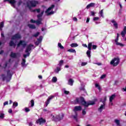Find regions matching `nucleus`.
<instances>
[{"instance_id":"f257e3e1","label":"nucleus","mask_w":126,"mask_h":126,"mask_svg":"<svg viewBox=\"0 0 126 126\" xmlns=\"http://www.w3.org/2000/svg\"><path fill=\"white\" fill-rule=\"evenodd\" d=\"M97 99H94V101L90 100L89 102L85 101V99L83 96H80V97H76L74 101L75 104H81L82 106H84L85 108L88 107L89 106H93L95 105V102Z\"/></svg>"},{"instance_id":"f03ea898","label":"nucleus","mask_w":126,"mask_h":126,"mask_svg":"<svg viewBox=\"0 0 126 126\" xmlns=\"http://www.w3.org/2000/svg\"><path fill=\"white\" fill-rule=\"evenodd\" d=\"M37 4H38V1L35 0H29L26 2L27 6L29 9H31L32 7H36Z\"/></svg>"},{"instance_id":"7ed1b4c3","label":"nucleus","mask_w":126,"mask_h":126,"mask_svg":"<svg viewBox=\"0 0 126 126\" xmlns=\"http://www.w3.org/2000/svg\"><path fill=\"white\" fill-rule=\"evenodd\" d=\"M83 47L85 48H88V50H87L86 54L88 58H91V50H92V42H90L88 43V46L87 44H83Z\"/></svg>"},{"instance_id":"20e7f679","label":"nucleus","mask_w":126,"mask_h":126,"mask_svg":"<svg viewBox=\"0 0 126 126\" xmlns=\"http://www.w3.org/2000/svg\"><path fill=\"white\" fill-rule=\"evenodd\" d=\"M2 77V81H4L6 79L7 82H9L11 80V77H12V74L10 73V70L7 71V77L3 74L1 75Z\"/></svg>"},{"instance_id":"39448f33","label":"nucleus","mask_w":126,"mask_h":126,"mask_svg":"<svg viewBox=\"0 0 126 126\" xmlns=\"http://www.w3.org/2000/svg\"><path fill=\"white\" fill-rule=\"evenodd\" d=\"M32 47H34V45L32 44H30L27 46L25 50V53H26L27 54L23 55V57L25 59H26L27 57H29V56H30V53L29 52L32 50Z\"/></svg>"},{"instance_id":"423d86ee","label":"nucleus","mask_w":126,"mask_h":126,"mask_svg":"<svg viewBox=\"0 0 126 126\" xmlns=\"http://www.w3.org/2000/svg\"><path fill=\"white\" fill-rule=\"evenodd\" d=\"M120 63V58H114L110 62V64L113 66H117Z\"/></svg>"},{"instance_id":"0eeeda50","label":"nucleus","mask_w":126,"mask_h":126,"mask_svg":"<svg viewBox=\"0 0 126 126\" xmlns=\"http://www.w3.org/2000/svg\"><path fill=\"white\" fill-rule=\"evenodd\" d=\"M55 8V5L52 4L51 5L50 7H49L46 11H45V13H47V15L49 16V15H51V14H54V11H52L50 12H49V11H50V10H52V9H53V8Z\"/></svg>"},{"instance_id":"6e6552de","label":"nucleus","mask_w":126,"mask_h":126,"mask_svg":"<svg viewBox=\"0 0 126 126\" xmlns=\"http://www.w3.org/2000/svg\"><path fill=\"white\" fill-rule=\"evenodd\" d=\"M20 46H22L23 48H25L27 46V42L24 40H20L19 43L17 44V47L19 48Z\"/></svg>"},{"instance_id":"1a4fd4ad","label":"nucleus","mask_w":126,"mask_h":126,"mask_svg":"<svg viewBox=\"0 0 126 126\" xmlns=\"http://www.w3.org/2000/svg\"><path fill=\"white\" fill-rule=\"evenodd\" d=\"M21 39V35L19 33H17L11 37V40H19Z\"/></svg>"},{"instance_id":"9d476101","label":"nucleus","mask_w":126,"mask_h":126,"mask_svg":"<svg viewBox=\"0 0 126 126\" xmlns=\"http://www.w3.org/2000/svg\"><path fill=\"white\" fill-rule=\"evenodd\" d=\"M119 37H120V34L119 33H117V36L116 37V39L115 40V42L117 46H120V47H124V46H125L124 44L118 42Z\"/></svg>"},{"instance_id":"9b49d317","label":"nucleus","mask_w":126,"mask_h":126,"mask_svg":"<svg viewBox=\"0 0 126 126\" xmlns=\"http://www.w3.org/2000/svg\"><path fill=\"white\" fill-rule=\"evenodd\" d=\"M36 124H39L40 125L42 124H46V120L43 119V118H40L36 120Z\"/></svg>"},{"instance_id":"f8f14e48","label":"nucleus","mask_w":126,"mask_h":126,"mask_svg":"<svg viewBox=\"0 0 126 126\" xmlns=\"http://www.w3.org/2000/svg\"><path fill=\"white\" fill-rule=\"evenodd\" d=\"M42 41H43V36H39V38H37V41L35 42L34 44L36 46H39V44L42 43Z\"/></svg>"},{"instance_id":"ddd939ff","label":"nucleus","mask_w":126,"mask_h":126,"mask_svg":"<svg viewBox=\"0 0 126 126\" xmlns=\"http://www.w3.org/2000/svg\"><path fill=\"white\" fill-rule=\"evenodd\" d=\"M4 1H8L13 7H15V2H16L15 0H4Z\"/></svg>"},{"instance_id":"4468645a","label":"nucleus","mask_w":126,"mask_h":126,"mask_svg":"<svg viewBox=\"0 0 126 126\" xmlns=\"http://www.w3.org/2000/svg\"><path fill=\"white\" fill-rule=\"evenodd\" d=\"M55 98V96L54 95H50L48 99L47 100V101L45 102V106L46 107H47L49 104H50V101Z\"/></svg>"},{"instance_id":"2eb2a0df","label":"nucleus","mask_w":126,"mask_h":126,"mask_svg":"<svg viewBox=\"0 0 126 126\" xmlns=\"http://www.w3.org/2000/svg\"><path fill=\"white\" fill-rule=\"evenodd\" d=\"M105 106H106V104H101L99 107V108H98V112H100V113H102V111H103V110H105Z\"/></svg>"},{"instance_id":"dca6fc26","label":"nucleus","mask_w":126,"mask_h":126,"mask_svg":"<svg viewBox=\"0 0 126 126\" xmlns=\"http://www.w3.org/2000/svg\"><path fill=\"white\" fill-rule=\"evenodd\" d=\"M64 117V114H62L61 116L59 115H57L55 118L56 120H57V121H62V120L63 119Z\"/></svg>"},{"instance_id":"f3484780","label":"nucleus","mask_w":126,"mask_h":126,"mask_svg":"<svg viewBox=\"0 0 126 126\" xmlns=\"http://www.w3.org/2000/svg\"><path fill=\"white\" fill-rule=\"evenodd\" d=\"M18 53L11 52V54L10 55V57L11 58H12L13 59H16L17 58V55H18Z\"/></svg>"},{"instance_id":"a211bd4d","label":"nucleus","mask_w":126,"mask_h":126,"mask_svg":"<svg viewBox=\"0 0 126 126\" xmlns=\"http://www.w3.org/2000/svg\"><path fill=\"white\" fill-rule=\"evenodd\" d=\"M75 115H72V118H73V119L74 120H75V121H76V122H78V114H77V112H75Z\"/></svg>"},{"instance_id":"6ab92c4d","label":"nucleus","mask_w":126,"mask_h":126,"mask_svg":"<svg viewBox=\"0 0 126 126\" xmlns=\"http://www.w3.org/2000/svg\"><path fill=\"white\" fill-rule=\"evenodd\" d=\"M82 107L80 106H76L74 107V112H77L78 111H81Z\"/></svg>"},{"instance_id":"aec40b11","label":"nucleus","mask_w":126,"mask_h":126,"mask_svg":"<svg viewBox=\"0 0 126 126\" xmlns=\"http://www.w3.org/2000/svg\"><path fill=\"white\" fill-rule=\"evenodd\" d=\"M111 22L113 24V25L114 27L116 28V29H118V26L117 22H116V21H115L114 20H113L111 21Z\"/></svg>"},{"instance_id":"412c9836","label":"nucleus","mask_w":126,"mask_h":126,"mask_svg":"<svg viewBox=\"0 0 126 126\" xmlns=\"http://www.w3.org/2000/svg\"><path fill=\"white\" fill-rule=\"evenodd\" d=\"M95 6V3H91L90 4H89L88 5H87L86 8H87V9H89V8H90V7H93Z\"/></svg>"},{"instance_id":"4be33fe9","label":"nucleus","mask_w":126,"mask_h":126,"mask_svg":"<svg viewBox=\"0 0 126 126\" xmlns=\"http://www.w3.org/2000/svg\"><path fill=\"white\" fill-rule=\"evenodd\" d=\"M74 82V81H73V79H69L68 81V85H70V86H72V85H73Z\"/></svg>"},{"instance_id":"5701e85b","label":"nucleus","mask_w":126,"mask_h":126,"mask_svg":"<svg viewBox=\"0 0 126 126\" xmlns=\"http://www.w3.org/2000/svg\"><path fill=\"white\" fill-rule=\"evenodd\" d=\"M9 46H10V47H15L16 44H15L13 41L11 40L9 43Z\"/></svg>"},{"instance_id":"b1692460","label":"nucleus","mask_w":126,"mask_h":126,"mask_svg":"<svg viewBox=\"0 0 126 126\" xmlns=\"http://www.w3.org/2000/svg\"><path fill=\"white\" fill-rule=\"evenodd\" d=\"M106 101H107V96L104 97L103 100V99L100 100V102H101L104 105H106Z\"/></svg>"},{"instance_id":"393cba45","label":"nucleus","mask_w":126,"mask_h":126,"mask_svg":"<svg viewBox=\"0 0 126 126\" xmlns=\"http://www.w3.org/2000/svg\"><path fill=\"white\" fill-rule=\"evenodd\" d=\"M114 98H116V94H113L109 97V101L110 102H113V100Z\"/></svg>"},{"instance_id":"a878e982","label":"nucleus","mask_w":126,"mask_h":126,"mask_svg":"<svg viewBox=\"0 0 126 126\" xmlns=\"http://www.w3.org/2000/svg\"><path fill=\"white\" fill-rule=\"evenodd\" d=\"M28 26L30 29H36V26H35L34 25L29 24Z\"/></svg>"},{"instance_id":"bb28decb","label":"nucleus","mask_w":126,"mask_h":126,"mask_svg":"<svg viewBox=\"0 0 126 126\" xmlns=\"http://www.w3.org/2000/svg\"><path fill=\"white\" fill-rule=\"evenodd\" d=\"M114 123H115L117 126H121V123L120 122V120L115 119L114 121Z\"/></svg>"},{"instance_id":"cd10ccee","label":"nucleus","mask_w":126,"mask_h":126,"mask_svg":"<svg viewBox=\"0 0 126 126\" xmlns=\"http://www.w3.org/2000/svg\"><path fill=\"white\" fill-rule=\"evenodd\" d=\"M70 46L72 48H76V47H78V44L77 43H71Z\"/></svg>"},{"instance_id":"c85d7f7f","label":"nucleus","mask_w":126,"mask_h":126,"mask_svg":"<svg viewBox=\"0 0 126 126\" xmlns=\"http://www.w3.org/2000/svg\"><path fill=\"white\" fill-rule=\"evenodd\" d=\"M4 23L3 22H1L0 23V30L1 31L2 30V28H3V25Z\"/></svg>"},{"instance_id":"c756f323","label":"nucleus","mask_w":126,"mask_h":126,"mask_svg":"<svg viewBox=\"0 0 126 126\" xmlns=\"http://www.w3.org/2000/svg\"><path fill=\"white\" fill-rule=\"evenodd\" d=\"M25 63H26V60H25V59H23L22 62L21 63L22 66H24L25 65Z\"/></svg>"},{"instance_id":"7c9ffc66","label":"nucleus","mask_w":126,"mask_h":126,"mask_svg":"<svg viewBox=\"0 0 126 126\" xmlns=\"http://www.w3.org/2000/svg\"><path fill=\"white\" fill-rule=\"evenodd\" d=\"M126 32L125 31H122L121 32L122 37H125V36H126Z\"/></svg>"},{"instance_id":"2f4dec72","label":"nucleus","mask_w":126,"mask_h":126,"mask_svg":"<svg viewBox=\"0 0 126 126\" xmlns=\"http://www.w3.org/2000/svg\"><path fill=\"white\" fill-rule=\"evenodd\" d=\"M17 106H18V102H13V108H15L16 107H17Z\"/></svg>"},{"instance_id":"473e14b6","label":"nucleus","mask_w":126,"mask_h":126,"mask_svg":"<svg viewBox=\"0 0 126 126\" xmlns=\"http://www.w3.org/2000/svg\"><path fill=\"white\" fill-rule=\"evenodd\" d=\"M58 81V79L56 78V77H53L52 78V82L56 83Z\"/></svg>"},{"instance_id":"72a5a7b5","label":"nucleus","mask_w":126,"mask_h":126,"mask_svg":"<svg viewBox=\"0 0 126 126\" xmlns=\"http://www.w3.org/2000/svg\"><path fill=\"white\" fill-rule=\"evenodd\" d=\"M68 52H69L70 53H76L75 50L72 49H68Z\"/></svg>"},{"instance_id":"f704fd0d","label":"nucleus","mask_w":126,"mask_h":126,"mask_svg":"<svg viewBox=\"0 0 126 126\" xmlns=\"http://www.w3.org/2000/svg\"><path fill=\"white\" fill-rule=\"evenodd\" d=\"M55 71L56 73H59V72L61 71V68L57 67V69L55 70Z\"/></svg>"},{"instance_id":"c9c22d12","label":"nucleus","mask_w":126,"mask_h":126,"mask_svg":"<svg viewBox=\"0 0 126 126\" xmlns=\"http://www.w3.org/2000/svg\"><path fill=\"white\" fill-rule=\"evenodd\" d=\"M58 47L60 48V49H62V50L64 49V47L63 45H62V43H58Z\"/></svg>"},{"instance_id":"e433bc0d","label":"nucleus","mask_w":126,"mask_h":126,"mask_svg":"<svg viewBox=\"0 0 126 126\" xmlns=\"http://www.w3.org/2000/svg\"><path fill=\"white\" fill-rule=\"evenodd\" d=\"M95 86L96 88H98V90H101V87L98 84H95Z\"/></svg>"},{"instance_id":"4c0bfd02","label":"nucleus","mask_w":126,"mask_h":126,"mask_svg":"<svg viewBox=\"0 0 126 126\" xmlns=\"http://www.w3.org/2000/svg\"><path fill=\"white\" fill-rule=\"evenodd\" d=\"M39 34H40V32H37L36 33L34 34L32 36L33 37H35V38H37V37H38V36H39Z\"/></svg>"},{"instance_id":"58836bf2","label":"nucleus","mask_w":126,"mask_h":126,"mask_svg":"<svg viewBox=\"0 0 126 126\" xmlns=\"http://www.w3.org/2000/svg\"><path fill=\"white\" fill-rule=\"evenodd\" d=\"M99 19H100V18H99L98 17H94L93 18L94 21H98V20H99Z\"/></svg>"},{"instance_id":"ea45409f","label":"nucleus","mask_w":126,"mask_h":126,"mask_svg":"<svg viewBox=\"0 0 126 126\" xmlns=\"http://www.w3.org/2000/svg\"><path fill=\"white\" fill-rule=\"evenodd\" d=\"M63 60H61L59 62V65L60 66H62V65H63Z\"/></svg>"},{"instance_id":"a19ab883","label":"nucleus","mask_w":126,"mask_h":126,"mask_svg":"<svg viewBox=\"0 0 126 126\" xmlns=\"http://www.w3.org/2000/svg\"><path fill=\"white\" fill-rule=\"evenodd\" d=\"M31 107H34V100L32 99L31 100Z\"/></svg>"},{"instance_id":"79ce46f5","label":"nucleus","mask_w":126,"mask_h":126,"mask_svg":"<svg viewBox=\"0 0 126 126\" xmlns=\"http://www.w3.org/2000/svg\"><path fill=\"white\" fill-rule=\"evenodd\" d=\"M92 48L93 50H96V49H97V45H93V44H92Z\"/></svg>"},{"instance_id":"37998d69","label":"nucleus","mask_w":126,"mask_h":126,"mask_svg":"<svg viewBox=\"0 0 126 126\" xmlns=\"http://www.w3.org/2000/svg\"><path fill=\"white\" fill-rule=\"evenodd\" d=\"M23 3L22 0H20L18 2V6H20L21 5L22 3Z\"/></svg>"},{"instance_id":"c03bdc74","label":"nucleus","mask_w":126,"mask_h":126,"mask_svg":"<svg viewBox=\"0 0 126 126\" xmlns=\"http://www.w3.org/2000/svg\"><path fill=\"white\" fill-rule=\"evenodd\" d=\"M103 10L102 9L99 12V14H100V16H101V17H103Z\"/></svg>"},{"instance_id":"a18cd8bd","label":"nucleus","mask_w":126,"mask_h":126,"mask_svg":"<svg viewBox=\"0 0 126 126\" xmlns=\"http://www.w3.org/2000/svg\"><path fill=\"white\" fill-rule=\"evenodd\" d=\"M4 118V114L3 113H1L0 114V119H3Z\"/></svg>"},{"instance_id":"49530a36","label":"nucleus","mask_w":126,"mask_h":126,"mask_svg":"<svg viewBox=\"0 0 126 126\" xmlns=\"http://www.w3.org/2000/svg\"><path fill=\"white\" fill-rule=\"evenodd\" d=\"M106 77V74H103L100 77V79H104Z\"/></svg>"},{"instance_id":"de8ad7c7","label":"nucleus","mask_w":126,"mask_h":126,"mask_svg":"<svg viewBox=\"0 0 126 126\" xmlns=\"http://www.w3.org/2000/svg\"><path fill=\"white\" fill-rule=\"evenodd\" d=\"M25 112H26V113H28V112H30V109L29 108L26 107L25 109Z\"/></svg>"},{"instance_id":"09e8293b","label":"nucleus","mask_w":126,"mask_h":126,"mask_svg":"<svg viewBox=\"0 0 126 126\" xmlns=\"http://www.w3.org/2000/svg\"><path fill=\"white\" fill-rule=\"evenodd\" d=\"M35 23H36L37 25H40L41 24V21H36Z\"/></svg>"},{"instance_id":"8fccbe9b","label":"nucleus","mask_w":126,"mask_h":126,"mask_svg":"<svg viewBox=\"0 0 126 126\" xmlns=\"http://www.w3.org/2000/svg\"><path fill=\"white\" fill-rule=\"evenodd\" d=\"M86 109L85 108V109L83 110L82 111V114L83 115H86V111H85Z\"/></svg>"},{"instance_id":"3c124183","label":"nucleus","mask_w":126,"mask_h":126,"mask_svg":"<svg viewBox=\"0 0 126 126\" xmlns=\"http://www.w3.org/2000/svg\"><path fill=\"white\" fill-rule=\"evenodd\" d=\"M86 64H87V63L86 62H83L81 63L82 66H84V65H86Z\"/></svg>"},{"instance_id":"603ef678","label":"nucleus","mask_w":126,"mask_h":126,"mask_svg":"<svg viewBox=\"0 0 126 126\" xmlns=\"http://www.w3.org/2000/svg\"><path fill=\"white\" fill-rule=\"evenodd\" d=\"M30 22H31V23H36V21H35L33 19H31L30 20Z\"/></svg>"},{"instance_id":"864d4df0","label":"nucleus","mask_w":126,"mask_h":126,"mask_svg":"<svg viewBox=\"0 0 126 126\" xmlns=\"http://www.w3.org/2000/svg\"><path fill=\"white\" fill-rule=\"evenodd\" d=\"M64 94H65L66 95H68V94H69V92L67 91H64Z\"/></svg>"},{"instance_id":"5fc2aeb1","label":"nucleus","mask_w":126,"mask_h":126,"mask_svg":"<svg viewBox=\"0 0 126 126\" xmlns=\"http://www.w3.org/2000/svg\"><path fill=\"white\" fill-rule=\"evenodd\" d=\"M91 13L92 16H95V12L94 11H91Z\"/></svg>"},{"instance_id":"6e6d98bb","label":"nucleus","mask_w":126,"mask_h":126,"mask_svg":"<svg viewBox=\"0 0 126 126\" xmlns=\"http://www.w3.org/2000/svg\"><path fill=\"white\" fill-rule=\"evenodd\" d=\"M36 12H37V13H40V12H41V9L38 8V9H36Z\"/></svg>"},{"instance_id":"4d7b16f0","label":"nucleus","mask_w":126,"mask_h":126,"mask_svg":"<svg viewBox=\"0 0 126 126\" xmlns=\"http://www.w3.org/2000/svg\"><path fill=\"white\" fill-rule=\"evenodd\" d=\"M1 37H2V38H4V34L3 33V32H1Z\"/></svg>"},{"instance_id":"13d9d810","label":"nucleus","mask_w":126,"mask_h":126,"mask_svg":"<svg viewBox=\"0 0 126 126\" xmlns=\"http://www.w3.org/2000/svg\"><path fill=\"white\" fill-rule=\"evenodd\" d=\"M7 64H8V63L7 62H6L5 63V66H4V69H5V68H6V67H7Z\"/></svg>"},{"instance_id":"bf43d9fd","label":"nucleus","mask_w":126,"mask_h":126,"mask_svg":"<svg viewBox=\"0 0 126 126\" xmlns=\"http://www.w3.org/2000/svg\"><path fill=\"white\" fill-rule=\"evenodd\" d=\"M6 105H8V101H5L3 103V106H6Z\"/></svg>"},{"instance_id":"052dcab7","label":"nucleus","mask_w":126,"mask_h":126,"mask_svg":"<svg viewBox=\"0 0 126 126\" xmlns=\"http://www.w3.org/2000/svg\"><path fill=\"white\" fill-rule=\"evenodd\" d=\"M89 21H90V18H87L86 20V23H89Z\"/></svg>"},{"instance_id":"680f3d73","label":"nucleus","mask_w":126,"mask_h":126,"mask_svg":"<svg viewBox=\"0 0 126 126\" xmlns=\"http://www.w3.org/2000/svg\"><path fill=\"white\" fill-rule=\"evenodd\" d=\"M95 64H97V65H102V63H95Z\"/></svg>"},{"instance_id":"e2e57ef3","label":"nucleus","mask_w":126,"mask_h":126,"mask_svg":"<svg viewBox=\"0 0 126 126\" xmlns=\"http://www.w3.org/2000/svg\"><path fill=\"white\" fill-rule=\"evenodd\" d=\"M42 15L40 14H39L38 15H37L38 18H40L42 17Z\"/></svg>"},{"instance_id":"0e129e2a","label":"nucleus","mask_w":126,"mask_h":126,"mask_svg":"<svg viewBox=\"0 0 126 126\" xmlns=\"http://www.w3.org/2000/svg\"><path fill=\"white\" fill-rule=\"evenodd\" d=\"M8 113H9V114H11V113H12V110L11 109H9L8 110Z\"/></svg>"},{"instance_id":"69168bd1","label":"nucleus","mask_w":126,"mask_h":126,"mask_svg":"<svg viewBox=\"0 0 126 126\" xmlns=\"http://www.w3.org/2000/svg\"><path fill=\"white\" fill-rule=\"evenodd\" d=\"M73 19L74 21H77V18L76 17H74Z\"/></svg>"},{"instance_id":"338daca9","label":"nucleus","mask_w":126,"mask_h":126,"mask_svg":"<svg viewBox=\"0 0 126 126\" xmlns=\"http://www.w3.org/2000/svg\"><path fill=\"white\" fill-rule=\"evenodd\" d=\"M4 52V51L3 50H1L0 52V55H2V54H3Z\"/></svg>"},{"instance_id":"774afa93","label":"nucleus","mask_w":126,"mask_h":126,"mask_svg":"<svg viewBox=\"0 0 126 126\" xmlns=\"http://www.w3.org/2000/svg\"><path fill=\"white\" fill-rule=\"evenodd\" d=\"M123 31L126 32V26L124 27V28L123 29Z\"/></svg>"}]
</instances>
